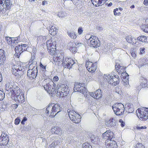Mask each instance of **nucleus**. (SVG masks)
Segmentation results:
<instances>
[{
	"label": "nucleus",
	"instance_id": "7",
	"mask_svg": "<svg viewBox=\"0 0 148 148\" xmlns=\"http://www.w3.org/2000/svg\"><path fill=\"white\" fill-rule=\"evenodd\" d=\"M46 45L48 51L51 55H53L56 53V41H53L51 40H48Z\"/></svg>",
	"mask_w": 148,
	"mask_h": 148
},
{
	"label": "nucleus",
	"instance_id": "40",
	"mask_svg": "<svg viewBox=\"0 0 148 148\" xmlns=\"http://www.w3.org/2000/svg\"><path fill=\"white\" fill-rule=\"evenodd\" d=\"M83 148H92V146L87 143H84L83 144Z\"/></svg>",
	"mask_w": 148,
	"mask_h": 148
},
{
	"label": "nucleus",
	"instance_id": "10",
	"mask_svg": "<svg viewBox=\"0 0 148 148\" xmlns=\"http://www.w3.org/2000/svg\"><path fill=\"white\" fill-rule=\"evenodd\" d=\"M113 110L117 115H121L123 114L125 111L124 106L121 103L115 104L112 106Z\"/></svg>",
	"mask_w": 148,
	"mask_h": 148
},
{
	"label": "nucleus",
	"instance_id": "9",
	"mask_svg": "<svg viewBox=\"0 0 148 148\" xmlns=\"http://www.w3.org/2000/svg\"><path fill=\"white\" fill-rule=\"evenodd\" d=\"M138 113L137 115L138 118L141 121H145L148 119V112L147 108H138Z\"/></svg>",
	"mask_w": 148,
	"mask_h": 148
},
{
	"label": "nucleus",
	"instance_id": "58",
	"mask_svg": "<svg viewBox=\"0 0 148 148\" xmlns=\"http://www.w3.org/2000/svg\"><path fill=\"white\" fill-rule=\"evenodd\" d=\"M18 106L17 104H15L12 105V107L14 109H16Z\"/></svg>",
	"mask_w": 148,
	"mask_h": 148
},
{
	"label": "nucleus",
	"instance_id": "23",
	"mask_svg": "<svg viewBox=\"0 0 148 148\" xmlns=\"http://www.w3.org/2000/svg\"><path fill=\"white\" fill-rule=\"evenodd\" d=\"M107 143H105V145L107 148H116L117 145L116 141L114 140H111Z\"/></svg>",
	"mask_w": 148,
	"mask_h": 148
},
{
	"label": "nucleus",
	"instance_id": "14",
	"mask_svg": "<svg viewBox=\"0 0 148 148\" xmlns=\"http://www.w3.org/2000/svg\"><path fill=\"white\" fill-rule=\"evenodd\" d=\"M63 66L65 68L70 69L75 63L74 61L71 58L66 57L64 58V62Z\"/></svg>",
	"mask_w": 148,
	"mask_h": 148
},
{
	"label": "nucleus",
	"instance_id": "35",
	"mask_svg": "<svg viewBox=\"0 0 148 148\" xmlns=\"http://www.w3.org/2000/svg\"><path fill=\"white\" fill-rule=\"evenodd\" d=\"M5 5L6 8L8 9H10L12 6V1H9L5 0Z\"/></svg>",
	"mask_w": 148,
	"mask_h": 148
},
{
	"label": "nucleus",
	"instance_id": "62",
	"mask_svg": "<svg viewBox=\"0 0 148 148\" xmlns=\"http://www.w3.org/2000/svg\"><path fill=\"white\" fill-rule=\"evenodd\" d=\"M107 4L108 6V7H110L111 6H112V2H110L109 4L107 3Z\"/></svg>",
	"mask_w": 148,
	"mask_h": 148
},
{
	"label": "nucleus",
	"instance_id": "4",
	"mask_svg": "<svg viewBox=\"0 0 148 148\" xmlns=\"http://www.w3.org/2000/svg\"><path fill=\"white\" fill-rule=\"evenodd\" d=\"M69 118L71 121L75 123H78L81 121V116L73 110H68Z\"/></svg>",
	"mask_w": 148,
	"mask_h": 148
},
{
	"label": "nucleus",
	"instance_id": "3",
	"mask_svg": "<svg viewBox=\"0 0 148 148\" xmlns=\"http://www.w3.org/2000/svg\"><path fill=\"white\" fill-rule=\"evenodd\" d=\"M53 56V60L55 64L58 66H63L64 62V54L56 53Z\"/></svg>",
	"mask_w": 148,
	"mask_h": 148
},
{
	"label": "nucleus",
	"instance_id": "17",
	"mask_svg": "<svg viewBox=\"0 0 148 148\" xmlns=\"http://www.w3.org/2000/svg\"><path fill=\"white\" fill-rule=\"evenodd\" d=\"M90 94L92 97L96 99L101 98L102 97L101 90L99 89L96 90L94 92H90Z\"/></svg>",
	"mask_w": 148,
	"mask_h": 148
},
{
	"label": "nucleus",
	"instance_id": "18",
	"mask_svg": "<svg viewBox=\"0 0 148 148\" xmlns=\"http://www.w3.org/2000/svg\"><path fill=\"white\" fill-rule=\"evenodd\" d=\"M37 71L34 69H29L27 71V76L31 79H33L36 77Z\"/></svg>",
	"mask_w": 148,
	"mask_h": 148
},
{
	"label": "nucleus",
	"instance_id": "33",
	"mask_svg": "<svg viewBox=\"0 0 148 148\" xmlns=\"http://www.w3.org/2000/svg\"><path fill=\"white\" fill-rule=\"evenodd\" d=\"M138 40L143 43L148 42V39L147 37L144 35H142L138 37Z\"/></svg>",
	"mask_w": 148,
	"mask_h": 148
},
{
	"label": "nucleus",
	"instance_id": "39",
	"mask_svg": "<svg viewBox=\"0 0 148 148\" xmlns=\"http://www.w3.org/2000/svg\"><path fill=\"white\" fill-rule=\"evenodd\" d=\"M57 145L58 142L56 141H54L49 145L48 148H55L56 146Z\"/></svg>",
	"mask_w": 148,
	"mask_h": 148
},
{
	"label": "nucleus",
	"instance_id": "34",
	"mask_svg": "<svg viewBox=\"0 0 148 148\" xmlns=\"http://www.w3.org/2000/svg\"><path fill=\"white\" fill-rule=\"evenodd\" d=\"M47 39L46 36H38L37 38L38 41L39 42H43L44 41H45Z\"/></svg>",
	"mask_w": 148,
	"mask_h": 148
},
{
	"label": "nucleus",
	"instance_id": "46",
	"mask_svg": "<svg viewBox=\"0 0 148 148\" xmlns=\"http://www.w3.org/2000/svg\"><path fill=\"white\" fill-rule=\"evenodd\" d=\"M105 1V2L107 0H98L97 1V5H94L96 7L99 6L101 5L102 3V1Z\"/></svg>",
	"mask_w": 148,
	"mask_h": 148
},
{
	"label": "nucleus",
	"instance_id": "26",
	"mask_svg": "<svg viewBox=\"0 0 148 148\" xmlns=\"http://www.w3.org/2000/svg\"><path fill=\"white\" fill-rule=\"evenodd\" d=\"M115 68L116 71L120 74L125 71L126 69V67L121 66L119 64L117 63L115 65Z\"/></svg>",
	"mask_w": 148,
	"mask_h": 148
},
{
	"label": "nucleus",
	"instance_id": "36",
	"mask_svg": "<svg viewBox=\"0 0 148 148\" xmlns=\"http://www.w3.org/2000/svg\"><path fill=\"white\" fill-rule=\"evenodd\" d=\"M147 79L144 78L143 80V81L140 84V86L142 87H146L147 86Z\"/></svg>",
	"mask_w": 148,
	"mask_h": 148
},
{
	"label": "nucleus",
	"instance_id": "43",
	"mask_svg": "<svg viewBox=\"0 0 148 148\" xmlns=\"http://www.w3.org/2000/svg\"><path fill=\"white\" fill-rule=\"evenodd\" d=\"M5 97V93L1 90H0V101L2 100Z\"/></svg>",
	"mask_w": 148,
	"mask_h": 148
},
{
	"label": "nucleus",
	"instance_id": "50",
	"mask_svg": "<svg viewBox=\"0 0 148 148\" xmlns=\"http://www.w3.org/2000/svg\"><path fill=\"white\" fill-rule=\"evenodd\" d=\"M114 10V13L115 15H119L121 13L119 10Z\"/></svg>",
	"mask_w": 148,
	"mask_h": 148
},
{
	"label": "nucleus",
	"instance_id": "27",
	"mask_svg": "<svg viewBox=\"0 0 148 148\" xmlns=\"http://www.w3.org/2000/svg\"><path fill=\"white\" fill-rule=\"evenodd\" d=\"M5 59V51L2 49H0V65L3 64Z\"/></svg>",
	"mask_w": 148,
	"mask_h": 148
},
{
	"label": "nucleus",
	"instance_id": "52",
	"mask_svg": "<svg viewBox=\"0 0 148 148\" xmlns=\"http://www.w3.org/2000/svg\"><path fill=\"white\" fill-rule=\"evenodd\" d=\"M139 50L140 51L139 53L140 54L144 53L145 52V48L144 47L140 48L139 49Z\"/></svg>",
	"mask_w": 148,
	"mask_h": 148
},
{
	"label": "nucleus",
	"instance_id": "47",
	"mask_svg": "<svg viewBox=\"0 0 148 148\" xmlns=\"http://www.w3.org/2000/svg\"><path fill=\"white\" fill-rule=\"evenodd\" d=\"M65 13L62 12H60L58 14V16L60 17H63L65 16Z\"/></svg>",
	"mask_w": 148,
	"mask_h": 148
},
{
	"label": "nucleus",
	"instance_id": "55",
	"mask_svg": "<svg viewBox=\"0 0 148 148\" xmlns=\"http://www.w3.org/2000/svg\"><path fill=\"white\" fill-rule=\"evenodd\" d=\"M98 0H91V1L94 5H97V3Z\"/></svg>",
	"mask_w": 148,
	"mask_h": 148
},
{
	"label": "nucleus",
	"instance_id": "37",
	"mask_svg": "<svg viewBox=\"0 0 148 148\" xmlns=\"http://www.w3.org/2000/svg\"><path fill=\"white\" fill-rule=\"evenodd\" d=\"M69 36L71 38L75 39L77 38V36L74 32H67Z\"/></svg>",
	"mask_w": 148,
	"mask_h": 148
},
{
	"label": "nucleus",
	"instance_id": "22",
	"mask_svg": "<svg viewBox=\"0 0 148 148\" xmlns=\"http://www.w3.org/2000/svg\"><path fill=\"white\" fill-rule=\"evenodd\" d=\"M10 91L11 92V96L12 97H15L18 94L22 92L19 88L17 86L15 87H13L11 89Z\"/></svg>",
	"mask_w": 148,
	"mask_h": 148
},
{
	"label": "nucleus",
	"instance_id": "12",
	"mask_svg": "<svg viewBox=\"0 0 148 148\" xmlns=\"http://www.w3.org/2000/svg\"><path fill=\"white\" fill-rule=\"evenodd\" d=\"M86 66L89 72L92 73L94 72L97 69V64L96 62L93 63L88 61L86 62Z\"/></svg>",
	"mask_w": 148,
	"mask_h": 148
},
{
	"label": "nucleus",
	"instance_id": "1",
	"mask_svg": "<svg viewBox=\"0 0 148 148\" xmlns=\"http://www.w3.org/2000/svg\"><path fill=\"white\" fill-rule=\"evenodd\" d=\"M69 93L68 86L66 84H60L56 86V94L59 97H66Z\"/></svg>",
	"mask_w": 148,
	"mask_h": 148
},
{
	"label": "nucleus",
	"instance_id": "21",
	"mask_svg": "<svg viewBox=\"0 0 148 148\" xmlns=\"http://www.w3.org/2000/svg\"><path fill=\"white\" fill-rule=\"evenodd\" d=\"M125 39L128 43L132 45H135L137 42L136 38L131 35L127 36Z\"/></svg>",
	"mask_w": 148,
	"mask_h": 148
},
{
	"label": "nucleus",
	"instance_id": "6",
	"mask_svg": "<svg viewBox=\"0 0 148 148\" xmlns=\"http://www.w3.org/2000/svg\"><path fill=\"white\" fill-rule=\"evenodd\" d=\"M26 70L25 67L19 65L12 69V73L13 75L18 77H20L24 75V72Z\"/></svg>",
	"mask_w": 148,
	"mask_h": 148
},
{
	"label": "nucleus",
	"instance_id": "53",
	"mask_svg": "<svg viewBox=\"0 0 148 148\" xmlns=\"http://www.w3.org/2000/svg\"><path fill=\"white\" fill-rule=\"evenodd\" d=\"M51 108V106H50V105H49L46 108L45 113L47 115H48L49 112V110Z\"/></svg>",
	"mask_w": 148,
	"mask_h": 148
},
{
	"label": "nucleus",
	"instance_id": "42",
	"mask_svg": "<svg viewBox=\"0 0 148 148\" xmlns=\"http://www.w3.org/2000/svg\"><path fill=\"white\" fill-rule=\"evenodd\" d=\"M90 138L91 142L93 143H95V142H96L95 140L97 139H98L97 138H96L95 137V136L93 135H91Z\"/></svg>",
	"mask_w": 148,
	"mask_h": 148
},
{
	"label": "nucleus",
	"instance_id": "61",
	"mask_svg": "<svg viewBox=\"0 0 148 148\" xmlns=\"http://www.w3.org/2000/svg\"><path fill=\"white\" fill-rule=\"evenodd\" d=\"M42 5H44L45 4H47V1H43L42 2Z\"/></svg>",
	"mask_w": 148,
	"mask_h": 148
},
{
	"label": "nucleus",
	"instance_id": "49",
	"mask_svg": "<svg viewBox=\"0 0 148 148\" xmlns=\"http://www.w3.org/2000/svg\"><path fill=\"white\" fill-rule=\"evenodd\" d=\"M83 31V29L81 27H79L78 29V33L79 35L81 34Z\"/></svg>",
	"mask_w": 148,
	"mask_h": 148
},
{
	"label": "nucleus",
	"instance_id": "45",
	"mask_svg": "<svg viewBox=\"0 0 148 148\" xmlns=\"http://www.w3.org/2000/svg\"><path fill=\"white\" fill-rule=\"evenodd\" d=\"M135 148H145V147L141 143H139L136 145Z\"/></svg>",
	"mask_w": 148,
	"mask_h": 148
},
{
	"label": "nucleus",
	"instance_id": "5",
	"mask_svg": "<svg viewBox=\"0 0 148 148\" xmlns=\"http://www.w3.org/2000/svg\"><path fill=\"white\" fill-rule=\"evenodd\" d=\"M88 42L89 46L95 48H97L101 45V42L99 39L95 36H91L88 40Z\"/></svg>",
	"mask_w": 148,
	"mask_h": 148
},
{
	"label": "nucleus",
	"instance_id": "20",
	"mask_svg": "<svg viewBox=\"0 0 148 148\" xmlns=\"http://www.w3.org/2000/svg\"><path fill=\"white\" fill-rule=\"evenodd\" d=\"M9 138L6 135L1 134L0 136V145H6L9 142Z\"/></svg>",
	"mask_w": 148,
	"mask_h": 148
},
{
	"label": "nucleus",
	"instance_id": "19",
	"mask_svg": "<svg viewBox=\"0 0 148 148\" xmlns=\"http://www.w3.org/2000/svg\"><path fill=\"white\" fill-rule=\"evenodd\" d=\"M117 121L114 118H110L105 122V125L108 127H112L116 125Z\"/></svg>",
	"mask_w": 148,
	"mask_h": 148
},
{
	"label": "nucleus",
	"instance_id": "25",
	"mask_svg": "<svg viewBox=\"0 0 148 148\" xmlns=\"http://www.w3.org/2000/svg\"><path fill=\"white\" fill-rule=\"evenodd\" d=\"M125 110L129 113H132L134 111V106L131 103H128L125 105Z\"/></svg>",
	"mask_w": 148,
	"mask_h": 148
},
{
	"label": "nucleus",
	"instance_id": "15",
	"mask_svg": "<svg viewBox=\"0 0 148 148\" xmlns=\"http://www.w3.org/2000/svg\"><path fill=\"white\" fill-rule=\"evenodd\" d=\"M62 110V108L60 107V105L57 103L55 104L52 107L49 116L51 117H54L57 114L56 113V112L58 113L60 112Z\"/></svg>",
	"mask_w": 148,
	"mask_h": 148
},
{
	"label": "nucleus",
	"instance_id": "59",
	"mask_svg": "<svg viewBox=\"0 0 148 148\" xmlns=\"http://www.w3.org/2000/svg\"><path fill=\"white\" fill-rule=\"evenodd\" d=\"M115 91L116 92L119 93V88L118 87H116L115 88Z\"/></svg>",
	"mask_w": 148,
	"mask_h": 148
},
{
	"label": "nucleus",
	"instance_id": "11",
	"mask_svg": "<svg viewBox=\"0 0 148 148\" xmlns=\"http://www.w3.org/2000/svg\"><path fill=\"white\" fill-rule=\"evenodd\" d=\"M74 90L75 92H79L84 95L87 93V90L84 84L77 83L75 84L74 88Z\"/></svg>",
	"mask_w": 148,
	"mask_h": 148
},
{
	"label": "nucleus",
	"instance_id": "48",
	"mask_svg": "<svg viewBox=\"0 0 148 148\" xmlns=\"http://www.w3.org/2000/svg\"><path fill=\"white\" fill-rule=\"evenodd\" d=\"M119 122L120 123V125L122 127H123L125 126V122L122 119H120L119 120Z\"/></svg>",
	"mask_w": 148,
	"mask_h": 148
},
{
	"label": "nucleus",
	"instance_id": "29",
	"mask_svg": "<svg viewBox=\"0 0 148 148\" xmlns=\"http://www.w3.org/2000/svg\"><path fill=\"white\" fill-rule=\"evenodd\" d=\"M51 132L55 134L60 135L62 134V130L58 127H54L51 129Z\"/></svg>",
	"mask_w": 148,
	"mask_h": 148
},
{
	"label": "nucleus",
	"instance_id": "57",
	"mask_svg": "<svg viewBox=\"0 0 148 148\" xmlns=\"http://www.w3.org/2000/svg\"><path fill=\"white\" fill-rule=\"evenodd\" d=\"M59 80V78L57 76H54L53 78V82H57Z\"/></svg>",
	"mask_w": 148,
	"mask_h": 148
},
{
	"label": "nucleus",
	"instance_id": "31",
	"mask_svg": "<svg viewBox=\"0 0 148 148\" xmlns=\"http://www.w3.org/2000/svg\"><path fill=\"white\" fill-rule=\"evenodd\" d=\"M68 45L69 49L71 52L74 53L76 52L77 48L75 47V44L74 45L73 42H70Z\"/></svg>",
	"mask_w": 148,
	"mask_h": 148
},
{
	"label": "nucleus",
	"instance_id": "41",
	"mask_svg": "<svg viewBox=\"0 0 148 148\" xmlns=\"http://www.w3.org/2000/svg\"><path fill=\"white\" fill-rule=\"evenodd\" d=\"M40 69L41 70L44 72H45L46 71V66L43 65L40 62Z\"/></svg>",
	"mask_w": 148,
	"mask_h": 148
},
{
	"label": "nucleus",
	"instance_id": "8",
	"mask_svg": "<svg viewBox=\"0 0 148 148\" xmlns=\"http://www.w3.org/2000/svg\"><path fill=\"white\" fill-rule=\"evenodd\" d=\"M56 84L53 81H51L46 85H45L44 87L48 93L52 95L56 93Z\"/></svg>",
	"mask_w": 148,
	"mask_h": 148
},
{
	"label": "nucleus",
	"instance_id": "51",
	"mask_svg": "<svg viewBox=\"0 0 148 148\" xmlns=\"http://www.w3.org/2000/svg\"><path fill=\"white\" fill-rule=\"evenodd\" d=\"M130 53H131V55L134 58H136V55L135 53V52L133 50H131L130 51Z\"/></svg>",
	"mask_w": 148,
	"mask_h": 148
},
{
	"label": "nucleus",
	"instance_id": "54",
	"mask_svg": "<svg viewBox=\"0 0 148 148\" xmlns=\"http://www.w3.org/2000/svg\"><path fill=\"white\" fill-rule=\"evenodd\" d=\"M20 119L18 117L16 118L15 120L14 123L15 125H17L20 122Z\"/></svg>",
	"mask_w": 148,
	"mask_h": 148
},
{
	"label": "nucleus",
	"instance_id": "2",
	"mask_svg": "<svg viewBox=\"0 0 148 148\" xmlns=\"http://www.w3.org/2000/svg\"><path fill=\"white\" fill-rule=\"evenodd\" d=\"M103 78L105 81L115 86L118 85L120 82L119 77L117 75L111 76L110 74H104Z\"/></svg>",
	"mask_w": 148,
	"mask_h": 148
},
{
	"label": "nucleus",
	"instance_id": "64",
	"mask_svg": "<svg viewBox=\"0 0 148 148\" xmlns=\"http://www.w3.org/2000/svg\"><path fill=\"white\" fill-rule=\"evenodd\" d=\"M145 22L147 25H148V18H147L146 19Z\"/></svg>",
	"mask_w": 148,
	"mask_h": 148
},
{
	"label": "nucleus",
	"instance_id": "32",
	"mask_svg": "<svg viewBox=\"0 0 148 148\" xmlns=\"http://www.w3.org/2000/svg\"><path fill=\"white\" fill-rule=\"evenodd\" d=\"M49 33L51 35L54 36L56 35L58 32V29L54 26H51L50 29L49 30Z\"/></svg>",
	"mask_w": 148,
	"mask_h": 148
},
{
	"label": "nucleus",
	"instance_id": "13",
	"mask_svg": "<svg viewBox=\"0 0 148 148\" xmlns=\"http://www.w3.org/2000/svg\"><path fill=\"white\" fill-rule=\"evenodd\" d=\"M114 135V133L109 130H107L105 132L103 133L102 136L103 139L106 140L105 141V143H107L109 142V141L112 140Z\"/></svg>",
	"mask_w": 148,
	"mask_h": 148
},
{
	"label": "nucleus",
	"instance_id": "56",
	"mask_svg": "<svg viewBox=\"0 0 148 148\" xmlns=\"http://www.w3.org/2000/svg\"><path fill=\"white\" fill-rule=\"evenodd\" d=\"M147 128V127L145 126H137L136 127V128L138 130H140V129H146Z\"/></svg>",
	"mask_w": 148,
	"mask_h": 148
},
{
	"label": "nucleus",
	"instance_id": "30",
	"mask_svg": "<svg viewBox=\"0 0 148 148\" xmlns=\"http://www.w3.org/2000/svg\"><path fill=\"white\" fill-rule=\"evenodd\" d=\"M21 48L20 45H18V46L16 47L15 49V55L18 58H19L21 54L23 52L21 50Z\"/></svg>",
	"mask_w": 148,
	"mask_h": 148
},
{
	"label": "nucleus",
	"instance_id": "16",
	"mask_svg": "<svg viewBox=\"0 0 148 148\" xmlns=\"http://www.w3.org/2000/svg\"><path fill=\"white\" fill-rule=\"evenodd\" d=\"M7 42L11 46H14L16 45V43L18 42V40L16 38H11L6 37L5 38Z\"/></svg>",
	"mask_w": 148,
	"mask_h": 148
},
{
	"label": "nucleus",
	"instance_id": "24",
	"mask_svg": "<svg viewBox=\"0 0 148 148\" xmlns=\"http://www.w3.org/2000/svg\"><path fill=\"white\" fill-rule=\"evenodd\" d=\"M16 101L19 102H22L24 101V97L23 92H20L19 94L14 97Z\"/></svg>",
	"mask_w": 148,
	"mask_h": 148
},
{
	"label": "nucleus",
	"instance_id": "60",
	"mask_svg": "<svg viewBox=\"0 0 148 148\" xmlns=\"http://www.w3.org/2000/svg\"><path fill=\"white\" fill-rule=\"evenodd\" d=\"M143 3L145 5H148V0H144Z\"/></svg>",
	"mask_w": 148,
	"mask_h": 148
},
{
	"label": "nucleus",
	"instance_id": "38",
	"mask_svg": "<svg viewBox=\"0 0 148 148\" xmlns=\"http://www.w3.org/2000/svg\"><path fill=\"white\" fill-rule=\"evenodd\" d=\"M141 28L144 32L148 33V25H142L141 26Z\"/></svg>",
	"mask_w": 148,
	"mask_h": 148
},
{
	"label": "nucleus",
	"instance_id": "44",
	"mask_svg": "<svg viewBox=\"0 0 148 148\" xmlns=\"http://www.w3.org/2000/svg\"><path fill=\"white\" fill-rule=\"evenodd\" d=\"M20 46L21 47V50H23V52L24 51H25L27 48V45L25 44L21 45H20Z\"/></svg>",
	"mask_w": 148,
	"mask_h": 148
},
{
	"label": "nucleus",
	"instance_id": "28",
	"mask_svg": "<svg viewBox=\"0 0 148 148\" xmlns=\"http://www.w3.org/2000/svg\"><path fill=\"white\" fill-rule=\"evenodd\" d=\"M128 75V74L125 71L121 73V77L122 79V81L124 83L125 85H127L128 84V78H127Z\"/></svg>",
	"mask_w": 148,
	"mask_h": 148
},
{
	"label": "nucleus",
	"instance_id": "63",
	"mask_svg": "<svg viewBox=\"0 0 148 148\" xmlns=\"http://www.w3.org/2000/svg\"><path fill=\"white\" fill-rule=\"evenodd\" d=\"M23 120L24 122H25V121H26L27 120V118L26 117H24L23 118Z\"/></svg>",
	"mask_w": 148,
	"mask_h": 148
}]
</instances>
